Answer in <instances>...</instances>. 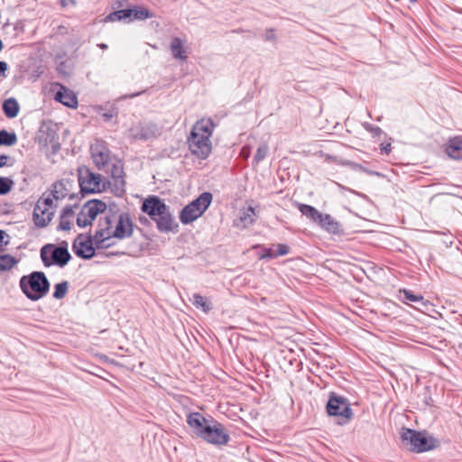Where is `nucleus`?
I'll list each match as a JSON object with an SVG mask.
<instances>
[{
	"label": "nucleus",
	"instance_id": "1",
	"mask_svg": "<svg viewBox=\"0 0 462 462\" xmlns=\"http://www.w3.org/2000/svg\"><path fill=\"white\" fill-rule=\"evenodd\" d=\"M187 423L196 436L208 443L222 446L230 439L224 425L211 416L205 417L200 412H191L188 415Z\"/></svg>",
	"mask_w": 462,
	"mask_h": 462
},
{
	"label": "nucleus",
	"instance_id": "2",
	"mask_svg": "<svg viewBox=\"0 0 462 462\" xmlns=\"http://www.w3.org/2000/svg\"><path fill=\"white\" fill-rule=\"evenodd\" d=\"M213 128L214 124L210 119H202L193 125L187 143L190 152L197 158L205 160L210 154L212 150L210 137Z\"/></svg>",
	"mask_w": 462,
	"mask_h": 462
},
{
	"label": "nucleus",
	"instance_id": "3",
	"mask_svg": "<svg viewBox=\"0 0 462 462\" xmlns=\"http://www.w3.org/2000/svg\"><path fill=\"white\" fill-rule=\"evenodd\" d=\"M142 211L146 213L156 223V227L160 232L169 233L178 227L170 207L157 196L147 198L143 202Z\"/></svg>",
	"mask_w": 462,
	"mask_h": 462
},
{
	"label": "nucleus",
	"instance_id": "4",
	"mask_svg": "<svg viewBox=\"0 0 462 462\" xmlns=\"http://www.w3.org/2000/svg\"><path fill=\"white\" fill-rule=\"evenodd\" d=\"M19 286L29 300L37 301L48 294L51 283L43 272L34 271L22 276Z\"/></svg>",
	"mask_w": 462,
	"mask_h": 462
},
{
	"label": "nucleus",
	"instance_id": "5",
	"mask_svg": "<svg viewBox=\"0 0 462 462\" xmlns=\"http://www.w3.org/2000/svg\"><path fill=\"white\" fill-rule=\"evenodd\" d=\"M40 254L41 259L46 267L54 264L64 267L71 259L66 241H62L58 246L47 244L41 248Z\"/></svg>",
	"mask_w": 462,
	"mask_h": 462
},
{
	"label": "nucleus",
	"instance_id": "6",
	"mask_svg": "<svg viewBox=\"0 0 462 462\" xmlns=\"http://www.w3.org/2000/svg\"><path fill=\"white\" fill-rule=\"evenodd\" d=\"M212 201V194L203 192L196 199L185 206L180 213V220L182 224H189L199 217L208 209Z\"/></svg>",
	"mask_w": 462,
	"mask_h": 462
},
{
	"label": "nucleus",
	"instance_id": "7",
	"mask_svg": "<svg viewBox=\"0 0 462 462\" xmlns=\"http://www.w3.org/2000/svg\"><path fill=\"white\" fill-rule=\"evenodd\" d=\"M116 222V215L109 214L98 220L97 230L93 236L95 246L97 248H107L109 245L106 242L113 238V225Z\"/></svg>",
	"mask_w": 462,
	"mask_h": 462
},
{
	"label": "nucleus",
	"instance_id": "8",
	"mask_svg": "<svg viewBox=\"0 0 462 462\" xmlns=\"http://www.w3.org/2000/svg\"><path fill=\"white\" fill-rule=\"evenodd\" d=\"M401 439L405 446L416 452H424L433 448V446L429 443L425 433L418 432L411 429H402Z\"/></svg>",
	"mask_w": 462,
	"mask_h": 462
},
{
	"label": "nucleus",
	"instance_id": "9",
	"mask_svg": "<svg viewBox=\"0 0 462 462\" xmlns=\"http://www.w3.org/2000/svg\"><path fill=\"white\" fill-rule=\"evenodd\" d=\"M327 411L328 415L343 417L346 421H348L353 416V411L348 400L333 392L329 393V398L327 403Z\"/></svg>",
	"mask_w": 462,
	"mask_h": 462
},
{
	"label": "nucleus",
	"instance_id": "10",
	"mask_svg": "<svg viewBox=\"0 0 462 462\" xmlns=\"http://www.w3.org/2000/svg\"><path fill=\"white\" fill-rule=\"evenodd\" d=\"M101 175L94 173L88 169L79 170V183L81 192L95 193L100 190Z\"/></svg>",
	"mask_w": 462,
	"mask_h": 462
},
{
	"label": "nucleus",
	"instance_id": "11",
	"mask_svg": "<svg viewBox=\"0 0 462 462\" xmlns=\"http://www.w3.org/2000/svg\"><path fill=\"white\" fill-rule=\"evenodd\" d=\"M93 236L89 235L87 239L83 234H79L74 240L72 250L74 254L82 259H91L95 255Z\"/></svg>",
	"mask_w": 462,
	"mask_h": 462
},
{
	"label": "nucleus",
	"instance_id": "12",
	"mask_svg": "<svg viewBox=\"0 0 462 462\" xmlns=\"http://www.w3.org/2000/svg\"><path fill=\"white\" fill-rule=\"evenodd\" d=\"M91 157L97 169L101 170L110 161V151L102 140H96L90 146Z\"/></svg>",
	"mask_w": 462,
	"mask_h": 462
},
{
	"label": "nucleus",
	"instance_id": "13",
	"mask_svg": "<svg viewBox=\"0 0 462 462\" xmlns=\"http://www.w3.org/2000/svg\"><path fill=\"white\" fill-rule=\"evenodd\" d=\"M116 227L113 229V237L125 239L132 236L134 232V224L128 213H121L116 216Z\"/></svg>",
	"mask_w": 462,
	"mask_h": 462
},
{
	"label": "nucleus",
	"instance_id": "14",
	"mask_svg": "<svg viewBox=\"0 0 462 462\" xmlns=\"http://www.w3.org/2000/svg\"><path fill=\"white\" fill-rule=\"evenodd\" d=\"M158 134V128L156 125L138 124L129 130V137L134 140L147 141L156 137Z\"/></svg>",
	"mask_w": 462,
	"mask_h": 462
},
{
	"label": "nucleus",
	"instance_id": "15",
	"mask_svg": "<svg viewBox=\"0 0 462 462\" xmlns=\"http://www.w3.org/2000/svg\"><path fill=\"white\" fill-rule=\"evenodd\" d=\"M53 210L42 206V203H36L33 208V222L37 227H45L52 219Z\"/></svg>",
	"mask_w": 462,
	"mask_h": 462
},
{
	"label": "nucleus",
	"instance_id": "16",
	"mask_svg": "<svg viewBox=\"0 0 462 462\" xmlns=\"http://www.w3.org/2000/svg\"><path fill=\"white\" fill-rule=\"evenodd\" d=\"M71 187V182L69 180H60L54 182L51 185V196L56 200L63 199L66 197H69L70 199H74V194H69V189Z\"/></svg>",
	"mask_w": 462,
	"mask_h": 462
},
{
	"label": "nucleus",
	"instance_id": "17",
	"mask_svg": "<svg viewBox=\"0 0 462 462\" xmlns=\"http://www.w3.org/2000/svg\"><path fill=\"white\" fill-rule=\"evenodd\" d=\"M60 90H58L55 94V100L61 103L62 105L75 108L78 106V98L76 95L69 90L68 88L59 85Z\"/></svg>",
	"mask_w": 462,
	"mask_h": 462
},
{
	"label": "nucleus",
	"instance_id": "18",
	"mask_svg": "<svg viewBox=\"0 0 462 462\" xmlns=\"http://www.w3.org/2000/svg\"><path fill=\"white\" fill-rule=\"evenodd\" d=\"M318 224L328 233L332 235L343 234L341 225L329 214H322Z\"/></svg>",
	"mask_w": 462,
	"mask_h": 462
},
{
	"label": "nucleus",
	"instance_id": "19",
	"mask_svg": "<svg viewBox=\"0 0 462 462\" xmlns=\"http://www.w3.org/2000/svg\"><path fill=\"white\" fill-rule=\"evenodd\" d=\"M81 208L85 211L87 217L94 221L99 213H105L106 204L102 200L92 199L86 202Z\"/></svg>",
	"mask_w": 462,
	"mask_h": 462
},
{
	"label": "nucleus",
	"instance_id": "20",
	"mask_svg": "<svg viewBox=\"0 0 462 462\" xmlns=\"http://www.w3.org/2000/svg\"><path fill=\"white\" fill-rule=\"evenodd\" d=\"M77 207V205H75ZM74 206H66L60 212V224L58 229L69 231L71 229V221L74 217Z\"/></svg>",
	"mask_w": 462,
	"mask_h": 462
},
{
	"label": "nucleus",
	"instance_id": "21",
	"mask_svg": "<svg viewBox=\"0 0 462 462\" xmlns=\"http://www.w3.org/2000/svg\"><path fill=\"white\" fill-rule=\"evenodd\" d=\"M111 178L113 180V185L117 190L125 191V181L124 180V170L122 165L114 164L111 169Z\"/></svg>",
	"mask_w": 462,
	"mask_h": 462
},
{
	"label": "nucleus",
	"instance_id": "22",
	"mask_svg": "<svg viewBox=\"0 0 462 462\" xmlns=\"http://www.w3.org/2000/svg\"><path fill=\"white\" fill-rule=\"evenodd\" d=\"M170 49L174 59L186 61L188 56L183 49V42L180 38L175 37L171 40Z\"/></svg>",
	"mask_w": 462,
	"mask_h": 462
},
{
	"label": "nucleus",
	"instance_id": "23",
	"mask_svg": "<svg viewBox=\"0 0 462 462\" xmlns=\"http://www.w3.org/2000/svg\"><path fill=\"white\" fill-rule=\"evenodd\" d=\"M446 152L452 159H462V138L457 137L450 140Z\"/></svg>",
	"mask_w": 462,
	"mask_h": 462
},
{
	"label": "nucleus",
	"instance_id": "24",
	"mask_svg": "<svg viewBox=\"0 0 462 462\" xmlns=\"http://www.w3.org/2000/svg\"><path fill=\"white\" fill-rule=\"evenodd\" d=\"M3 111L8 118H14L18 115L19 105L15 98L10 97L3 104Z\"/></svg>",
	"mask_w": 462,
	"mask_h": 462
},
{
	"label": "nucleus",
	"instance_id": "25",
	"mask_svg": "<svg viewBox=\"0 0 462 462\" xmlns=\"http://www.w3.org/2000/svg\"><path fill=\"white\" fill-rule=\"evenodd\" d=\"M299 210L303 216L307 217L310 220L317 222V223L319 222L321 215L323 214V213L319 212L314 207H312L310 205H307V204H300Z\"/></svg>",
	"mask_w": 462,
	"mask_h": 462
},
{
	"label": "nucleus",
	"instance_id": "26",
	"mask_svg": "<svg viewBox=\"0 0 462 462\" xmlns=\"http://www.w3.org/2000/svg\"><path fill=\"white\" fill-rule=\"evenodd\" d=\"M400 294L402 295V300L403 303L411 302H416V303H421L422 305H425L423 296L420 294H414L411 291L402 289L400 290Z\"/></svg>",
	"mask_w": 462,
	"mask_h": 462
},
{
	"label": "nucleus",
	"instance_id": "27",
	"mask_svg": "<svg viewBox=\"0 0 462 462\" xmlns=\"http://www.w3.org/2000/svg\"><path fill=\"white\" fill-rule=\"evenodd\" d=\"M17 143V135L14 132L0 130V146H13Z\"/></svg>",
	"mask_w": 462,
	"mask_h": 462
},
{
	"label": "nucleus",
	"instance_id": "28",
	"mask_svg": "<svg viewBox=\"0 0 462 462\" xmlns=\"http://www.w3.org/2000/svg\"><path fill=\"white\" fill-rule=\"evenodd\" d=\"M133 9H121L116 12L111 13L106 16V20L115 22L121 21L126 18H132Z\"/></svg>",
	"mask_w": 462,
	"mask_h": 462
},
{
	"label": "nucleus",
	"instance_id": "29",
	"mask_svg": "<svg viewBox=\"0 0 462 462\" xmlns=\"http://www.w3.org/2000/svg\"><path fill=\"white\" fill-rule=\"evenodd\" d=\"M254 208L251 206H249L246 209H245L239 217V220L241 223H243V226L245 227L249 225H252L254 223Z\"/></svg>",
	"mask_w": 462,
	"mask_h": 462
},
{
	"label": "nucleus",
	"instance_id": "30",
	"mask_svg": "<svg viewBox=\"0 0 462 462\" xmlns=\"http://www.w3.org/2000/svg\"><path fill=\"white\" fill-rule=\"evenodd\" d=\"M17 263L18 260L11 254L0 255V272L11 270Z\"/></svg>",
	"mask_w": 462,
	"mask_h": 462
},
{
	"label": "nucleus",
	"instance_id": "31",
	"mask_svg": "<svg viewBox=\"0 0 462 462\" xmlns=\"http://www.w3.org/2000/svg\"><path fill=\"white\" fill-rule=\"evenodd\" d=\"M68 290H69V282L67 281L57 283L54 286V292H53L52 296L56 300H61L68 293Z\"/></svg>",
	"mask_w": 462,
	"mask_h": 462
},
{
	"label": "nucleus",
	"instance_id": "32",
	"mask_svg": "<svg viewBox=\"0 0 462 462\" xmlns=\"http://www.w3.org/2000/svg\"><path fill=\"white\" fill-rule=\"evenodd\" d=\"M193 304L197 308L202 309L204 312H208L212 309L211 304L208 302L207 299L198 293L193 295Z\"/></svg>",
	"mask_w": 462,
	"mask_h": 462
},
{
	"label": "nucleus",
	"instance_id": "33",
	"mask_svg": "<svg viewBox=\"0 0 462 462\" xmlns=\"http://www.w3.org/2000/svg\"><path fill=\"white\" fill-rule=\"evenodd\" d=\"M269 146L267 143H262L256 150V152L254 156V162L255 163H259L263 160H264L268 154Z\"/></svg>",
	"mask_w": 462,
	"mask_h": 462
},
{
	"label": "nucleus",
	"instance_id": "34",
	"mask_svg": "<svg viewBox=\"0 0 462 462\" xmlns=\"http://www.w3.org/2000/svg\"><path fill=\"white\" fill-rule=\"evenodd\" d=\"M14 181L5 177H0V196L7 194L13 188Z\"/></svg>",
	"mask_w": 462,
	"mask_h": 462
},
{
	"label": "nucleus",
	"instance_id": "35",
	"mask_svg": "<svg viewBox=\"0 0 462 462\" xmlns=\"http://www.w3.org/2000/svg\"><path fill=\"white\" fill-rule=\"evenodd\" d=\"M152 14L146 8L133 9L132 20H144L152 17Z\"/></svg>",
	"mask_w": 462,
	"mask_h": 462
},
{
	"label": "nucleus",
	"instance_id": "36",
	"mask_svg": "<svg viewBox=\"0 0 462 462\" xmlns=\"http://www.w3.org/2000/svg\"><path fill=\"white\" fill-rule=\"evenodd\" d=\"M78 226L83 228L90 226L92 224V220L87 217L85 211L81 208L79 213L77 216L76 219Z\"/></svg>",
	"mask_w": 462,
	"mask_h": 462
},
{
	"label": "nucleus",
	"instance_id": "37",
	"mask_svg": "<svg viewBox=\"0 0 462 462\" xmlns=\"http://www.w3.org/2000/svg\"><path fill=\"white\" fill-rule=\"evenodd\" d=\"M362 125L367 132L372 134L374 136H380L383 134V130L379 126L374 125L367 122L363 123Z\"/></svg>",
	"mask_w": 462,
	"mask_h": 462
},
{
	"label": "nucleus",
	"instance_id": "38",
	"mask_svg": "<svg viewBox=\"0 0 462 462\" xmlns=\"http://www.w3.org/2000/svg\"><path fill=\"white\" fill-rule=\"evenodd\" d=\"M290 253V247L285 244L277 245V249L274 250L275 257L283 256Z\"/></svg>",
	"mask_w": 462,
	"mask_h": 462
},
{
	"label": "nucleus",
	"instance_id": "39",
	"mask_svg": "<svg viewBox=\"0 0 462 462\" xmlns=\"http://www.w3.org/2000/svg\"><path fill=\"white\" fill-rule=\"evenodd\" d=\"M37 203H42V206L49 208V210H53L52 209V205H53V200L49 196L47 198H43L42 197L38 201Z\"/></svg>",
	"mask_w": 462,
	"mask_h": 462
},
{
	"label": "nucleus",
	"instance_id": "40",
	"mask_svg": "<svg viewBox=\"0 0 462 462\" xmlns=\"http://www.w3.org/2000/svg\"><path fill=\"white\" fill-rule=\"evenodd\" d=\"M9 236L4 231L0 229V248L5 247L9 244Z\"/></svg>",
	"mask_w": 462,
	"mask_h": 462
},
{
	"label": "nucleus",
	"instance_id": "41",
	"mask_svg": "<svg viewBox=\"0 0 462 462\" xmlns=\"http://www.w3.org/2000/svg\"><path fill=\"white\" fill-rule=\"evenodd\" d=\"M261 259H273V258H276L275 255H274V250H273L272 248H263V254H261L260 256Z\"/></svg>",
	"mask_w": 462,
	"mask_h": 462
},
{
	"label": "nucleus",
	"instance_id": "42",
	"mask_svg": "<svg viewBox=\"0 0 462 462\" xmlns=\"http://www.w3.org/2000/svg\"><path fill=\"white\" fill-rule=\"evenodd\" d=\"M11 160H12V158L8 155H5V154L1 155L0 156V168L12 165L13 162H9V161H11Z\"/></svg>",
	"mask_w": 462,
	"mask_h": 462
},
{
	"label": "nucleus",
	"instance_id": "43",
	"mask_svg": "<svg viewBox=\"0 0 462 462\" xmlns=\"http://www.w3.org/2000/svg\"><path fill=\"white\" fill-rule=\"evenodd\" d=\"M275 32L273 28L267 29L265 32V40L266 41H275Z\"/></svg>",
	"mask_w": 462,
	"mask_h": 462
},
{
	"label": "nucleus",
	"instance_id": "44",
	"mask_svg": "<svg viewBox=\"0 0 462 462\" xmlns=\"http://www.w3.org/2000/svg\"><path fill=\"white\" fill-rule=\"evenodd\" d=\"M8 69V65L5 61L0 60V77L3 76L5 77V72Z\"/></svg>",
	"mask_w": 462,
	"mask_h": 462
},
{
	"label": "nucleus",
	"instance_id": "45",
	"mask_svg": "<svg viewBox=\"0 0 462 462\" xmlns=\"http://www.w3.org/2000/svg\"><path fill=\"white\" fill-rule=\"evenodd\" d=\"M392 150V145L391 143H387V144H382L381 145V151L386 154H388Z\"/></svg>",
	"mask_w": 462,
	"mask_h": 462
},
{
	"label": "nucleus",
	"instance_id": "46",
	"mask_svg": "<svg viewBox=\"0 0 462 462\" xmlns=\"http://www.w3.org/2000/svg\"><path fill=\"white\" fill-rule=\"evenodd\" d=\"M241 153H242L245 158L249 157V155H250V150H249V148H248V147H246V146L243 147V148H242V151H241Z\"/></svg>",
	"mask_w": 462,
	"mask_h": 462
},
{
	"label": "nucleus",
	"instance_id": "47",
	"mask_svg": "<svg viewBox=\"0 0 462 462\" xmlns=\"http://www.w3.org/2000/svg\"><path fill=\"white\" fill-rule=\"evenodd\" d=\"M98 47L101 48L102 50L107 49V45L106 43H100V44H98Z\"/></svg>",
	"mask_w": 462,
	"mask_h": 462
},
{
	"label": "nucleus",
	"instance_id": "48",
	"mask_svg": "<svg viewBox=\"0 0 462 462\" xmlns=\"http://www.w3.org/2000/svg\"><path fill=\"white\" fill-rule=\"evenodd\" d=\"M141 95V92L134 93L129 96V97H135L137 96Z\"/></svg>",
	"mask_w": 462,
	"mask_h": 462
},
{
	"label": "nucleus",
	"instance_id": "49",
	"mask_svg": "<svg viewBox=\"0 0 462 462\" xmlns=\"http://www.w3.org/2000/svg\"><path fill=\"white\" fill-rule=\"evenodd\" d=\"M140 221H141L142 223H144V222H146V221H147V219H146V217H140Z\"/></svg>",
	"mask_w": 462,
	"mask_h": 462
},
{
	"label": "nucleus",
	"instance_id": "50",
	"mask_svg": "<svg viewBox=\"0 0 462 462\" xmlns=\"http://www.w3.org/2000/svg\"><path fill=\"white\" fill-rule=\"evenodd\" d=\"M70 1H71V4H72L73 5H76L75 0H70Z\"/></svg>",
	"mask_w": 462,
	"mask_h": 462
},
{
	"label": "nucleus",
	"instance_id": "51",
	"mask_svg": "<svg viewBox=\"0 0 462 462\" xmlns=\"http://www.w3.org/2000/svg\"><path fill=\"white\" fill-rule=\"evenodd\" d=\"M61 5H67V2L62 1Z\"/></svg>",
	"mask_w": 462,
	"mask_h": 462
},
{
	"label": "nucleus",
	"instance_id": "52",
	"mask_svg": "<svg viewBox=\"0 0 462 462\" xmlns=\"http://www.w3.org/2000/svg\"><path fill=\"white\" fill-rule=\"evenodd\" d=\"M61 5H67V2L62 1Z\"/></svg>",
	"mask_w": 462,
	"mask_h": 462
},
{
	"label": "nucleus",
	"instance_id": "53",
	"mask_svg": "<svg viewBox=\"0 0 462 462\" xmlns=\"http://www.w3.org/2000/svg\"><path fill=\"white\" fill-rule=\"evenodd\" d=\"M416 0H411V2H415Z\"/></svg>",
	"mask_w": 462,
	"mask_h": 462
}]
</instances>
